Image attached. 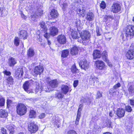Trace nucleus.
Instances as JSON below:
<instances>
[{"label": "nucleus", "instance_id": "f257e3e1", "mask_svg": "<svg viewBox=\"0 0 134 134\" xmlns=\"http://www.w3.org/2000/svg\"><path fill=\"white\" fill-rule=\"evenodd\" d=\"M41 28L40 30L46 33L44 35V36L46 38L48 39L50 36V35L53 36L57 35L58 31V29L55 26H52L50 27L49 34L47 32V29L45 25V23L43 21L41 22L40 24Z\"/></svg>", "mask_w": 134, "mask_h": 134}, {"label": "nucleus", "instance_id": "f03ea898", "mask_svg": "<svg viewBox=\"0 0 134 134\" xmlns=\"http://www.w3.org/2000/svg\"><path fill=\"white\" fill-rule=\"evenodd\" d=\"M80 36L82 41V43L85 45L91 44V42L90 40L91 35L90 33L87 31H83L81 32Z\"/></svg>", "mask_w": 134, "mask_h": 134}, {"label": "nucleus", "instance_id": "7ed1b4c3", "mask_svg": "<svg viewBox=\"0 0 134 134\" xmlns=\"http://www.w3.org/2000/svg\"><path fill=\"white\" fill-rule=\"evenodd\" d=\"M16 110L18 114L22 116L24 115L26 112L27 108L24 104H19L16 106Z\"/></svg>", "mask_w": 134, "mask_h": 134}, {"label": "nucleus", "instance_id": "20e7f679", "mask_svg": "<svg viewBox=\"0 0 134 134\" xmlns=\"http://www.w3.org/2000/svg\"><path fill=\"white\" fill-rule=\"evenodd\" d=\"M32 84H34V82L32 80L26 81L24 84L23 86V88L27 93H29L32 92V90L30 89L31 85Z\"/></svg>", "mask_w": 134, "mask_h": 134}, {"label": "nucleus", "instance_id": "39448f33", "mask_svg": "<svg viewBox=\"0 0 134 134\" xmlns=\"http://www.w3.org/2000/svg\"><path fill=\"white\" fill-rule=\"evenodd\" d=\"M96 67L98 69L100 70H104V72L107 69V66L105 63L100 60L96 61L95 62Z\"/></svg>", "mask_w": 134, "mask_h": 134}, {"label": "nucleus", "instance_id": "423d86ee", "mask_svg": "<svg viewBox=\"0 0 134 134\" xmlns=\"http://www.w3.org/2000/svg\"><path fill=\"white\" fill-rule=\"evenodd\" d=\"M29 130L31 133H35L38 130V126L34 122H31L28 125Z\"/></svg>", "mask_w": 134, "mask_h": 134}, {"label": "nucleus", "instance_id": "0eeeda50", "mask_svg": "<svg viewBox=\"0 0 134 134\" xmlns=\"http://www.w3.org/2000/svg\"><path fill=\"white\" fill-rule=\"evenodd\" d=\"M134 34V26L129 25L128 26L126 32L125 36L126 38L133 36Z\"/></svg>", "mask_w": 134, "mask_h": 134}, {"label": "nucleus", "instance_id": "6e6552de", "mask_svg": "<svg viewBox=\"0 0 134 134\" xmlns=\"http://www.w3.org/2000/svg\"><path fill=\"white\" fill-rule=\"evenodd\" d=\"M79 65L81 69L85 70H86L89 67L88 63L85 59L81 60L79 63Z\"/></svg>", "mask_w": 134, "mask_h": 134}, {"label": "nucleus", "instance_id": "1a4fd4ad", "mask_svg": "<svg viewBox=\"0 0 134 134\" xmlns=\"http://www.w3.org/2000/svg\"><path fill=\"white\" fill-rule=\"evenodd\" d=\"M121 9L120 4L117 3L114 4L112 7L111 11L114 13H116L119 12Z\"/></svg>", "mask_w": 134, "mask_h": 134}, {"label": "nucleus", "instance_id": "9d476101", "mask_svg": "<svg viewBox=\"0 0 134 134\" xmlns=\"http://www.w3.org/2000/svg\"><path fill=\"white\" fill-rule=\"evenodd\" d=\"M49 77L47 78L46 80L47 83H48L50 85L52 88L56 87H57L58 84V82L57 80L55 79L50 81Z\"/></svg>", "mask_w": 134, "mask_h": 134}, {"label": "nucleus", "instance_id": "9b49d317", "mask_svg": "<svg viewBox=\"0 0 134 134\" xmlns=\"http://www.w3.org/2000/svg\"><path fill=\"white\" fill-rule=\"evenodd\" d=\"M43 71L42 66L39 65L35 67L34 69V72L36 75H40Z\"/></svg>", "mask_w": 134, "mask_h": 134}, {"label": "nucleus", "instance_id": "f8f14e48", "mask_svg": "<svg viewBox=\"0 0 134 134\" xmlns=\"http://www.w3.org/2000/svg\"><path fill=\"white\" fill-rule=\"evenodd\" d=\"M126 57L128 59H131L134 58V51L132 49H129L127 51Z\"/></svg>", "mask_w": 134, "mask_h": 134}, {"label": "nucleus", "instance_id": "ddd939ff", "mask_svg": "<svg viewBox=\"0 0 134 134\" xmlns=\"http://www.w3.org/2000/svg\"><path fill=\"white\" fill-rule=\"evenodd\" d=\"M43 14V11L41 10H38L34 15H32L31 19L32 20L36 21L38 16L41 15Z\"/></svg>", "mask_w": 134, "mask_h": 134}, {"label": "nucleus", "instance_id": "4468645a", "mask_svg": "<svg viewBox=\"0 0 134 134\" xmlns=\"http://www.w3.org/2000/svg\"><path fill=\"white\" fill-rule=\"evenodd\" d=\"M57 39L58 42L60 44H64L66 43V37L63 35H60L58 36L57 37Z\"/></svg>", "mask_w": 134, "mask_h": 134}, {"label": "nucleus", "instance_id": "2eb2a0df", "mask_svg": "<svg viewBox=\"0 0 134 134\" xmlns=\"http://www.w3.org/2000/svg\"><path fill=\"white\" fill-rule=\"evenodd\" d=\"M125 113V110L121 108L117 109L116 111V114L119 117L122 118L124 116Z\"/></svg>", "mask_w": 134, "mask_h": 134}, {"label": "nucleus", "instance_id": "dca6fc26", "mask_svg": "<svg viewBox=\"0 0 134 134\" xmlns=\"http://www.w3.org/2000/svg\"><path fill=\"white\" fill-rule=\"evenodd\" d=\"M72 9L76 11L77 13L79 14L81 16L83 17L85 16V10L83 9L82 8H77L76 7H73Z\"/></svg>", "mask_w": 134, "mask_h": 134}, {"label": "nucleus", "instance_id": "f3484780", "mask_svg": "<svg viewBox=\"0 0 134 134\" xmlns=\"http://www.w3.org/2000/svg\"><path fill=\"white\" fill-rule=\"evenodd\" d=\"M62 92L64 94H66L69 91H71V88L68 86L65 85H63L61 88Z\"/></svg>", "mask_w": 134, "mask_h": 134}, {"label": "nucleus", "instance_id": "a211bd4d", "mask_svg": "<svg viewBox=\"0 0 134 134\" xmlns=\"http://www.w3.org/2000/svg\"><path fill=\"white\" fill-rule=\"evenodd\" d=\"M19 36L20 38L23 39H25L27 38V32L25 30L20 31L19 33Z\"/></svg>", "mask_w": 134, "mask_h": 134}, {"label": "nucleus", "instance_id": "6ab92c4d", "mask_svg": "<svg viewBox=\"0 0 134 134\" xmlns=\"http://www.w3.org/2000/svg\"><path fill=\"white\" fill-rule=\"evenodd\" d=\"M72 37L73 39H76L79 37L80 36L79 34H77L76 31H74L72 29H70L69 32Z\"/></svg>", "mask_w": 134, "mask_h": 134}, {"label": "nucleus", "instance_id": "aec40b11", "mask_svg": "<svg viewBox=\"0 0 134 134\" xmlns=\"http://www.w3.org/2000/svg\"><path fill=\"white\" fill-rule=\"evenodd\" d=\"M93 55L94 59L100 58L101 56L100 51L98 50H94L93 53Z\"/></svg>", "mask_w": 134, "mask_h": 134}, {"label": "nucleus", "instance_id": "412c9836", "mask_svg": "<svg viewBox=\"0 0 134 134\" xmlns=\"http://www.w3.org/2000/svg\"><path fill=\"white\" fill-rule=\"evenodd\" d=\"M23 74V69L22 68H19L16 71L15 76L16 77H22Z\"/></svg>", "mask_w": 134, "mask_h": 134}, {"label": "nucleus", "instance_id": "4be33fe9", "mask_svg": "<svg viewBox=\"0 0 134 134\" xmlns=\"http://www.w3.org/2000/svg\"><path fill=\"white\" fill-rule=\"evenodd\" d=\"M94 18V14L91 12H89L87 13L86 17V19L90 21L93 20Z\"/></svg>", "mask_w": 134, "mask_h": 134}, {"label": "nucleus", "instance_id": "5701e85b", "mask_svg": "<svg viewBox=\"0 0 134 134\" xmlns=\"http://www.w3.org/2000/svg\"><path fill=\"white\" fill-rule=\"evenodd\" d=\"M35 83V85L36 84V86L35 89L36 92L37 93L38 92H39L40 93L43 88L41 87V85H40L38 83L35 82V83H34V84Z\"/></svg>", "mask_w": 134, "mask_h": 134}, {"label": "nucleus", "instance_id": "b1692460", "mask_svg": "<svg viewBox=\"0 0 134 134\" xmlns=\"http://www.w3.org/2000/svg\"><path fill=\"white\" fill-rule=\"evenodd\" d=\"M78 52V49L76 46H74L70 50V53L72 55H76Z\"/></svg>", "mask_w": 134, "mask_h": 134}, {"label": "nucleus", "instance_id": "393cba45", "mask_svg": "<svg viewBox=\"0 0 134 134\" xmlns=\"http://www.w3.org/2000/svg\"><path fill=\"white\" fill-rule=\"evenodd\" d=\"M50 14L51 16L53 19L56 18L58 15L57 11L54 9H53L51 10Z\"/></svg>", "mask_w": 134, "mask_h": 134}, {"label": "nucleus", "instance_id": "a878e982", "mask_svg": "<svg viewBox=\"0 0 134 134\" xmlns=\"http://www.w3.org/2000/svg\"><path fill=\"white\" fill-rule=\"evenodd\" d=\"M16 63V60L14 58L11 57L9 59L8 64L10 66H13Z\"/></svg>", "mask_w": 134, "mask_h": 134}, {"label": "nucleus", "instance_id": "bb28decb", "mask_svg": "<svg viewBox=\"0 0 134 134\" xmlns=\"http://www.w3.org/2000/svg\"><path fill=\"white\" fill-rule=\"evenodd\" d=\"M7 111L5 110L1 109L0 110V116L3 118L7 116L8 115Z\"/></svg>", "mask_w": 134, "mask_h": 134}, {"label": "nucleus", "instance_id": "cd10ccee", "mask_svg": "<svg viewBox=\"0 0 134 134\" xmlns=\"http://www.w3.org/2000/svg\"><path fill=\"white\" fill-rule=\"evenodd\" d=\"M35 54L34 50L32 48H30L28 50L27 52V55L29 57H33Z\"/></svg>", "mask_w": 134, "mask_h": 134}, {"label": "nucleus", "instance_id": "c85d7f7f", "mask_svg": "<svg viewBox=\"0 0 134 134\" xmlns=\"http://www.w3.org/2000/svg\"><path fill=\"white\" fill-rule=\"evenodd\" d=\"M81 102L82 103H85L86 104H89L90 103L91 100L88 97H83L81 100Z\"/></svg>", "mask_w": 134, "mask_h": 134}, {"label": "nucleus", "instance_id": "c756f323", "mask_svg": "<svg viewBox=\"0 0 134 134\" xmlns=\"http://www.w3.org/2000/svg\"><path fill=\"white\" fill-rule=\"evenodd\" d=\"M129 93L131 96H133L134 93V86L131 85L128 89Z\"/></svg>", "mask_w": 134, "mask_h": 134}, {"label": "nucleus", "instance_id": "7c9ffc66", "mask_svg": "<svg viewBox=\"0 0 134 134\" xmlns=\"http://www.w3.org/2000/svg\"><path fill=\"white\" fill-rule=\"evenodd\" d=\"M113 17L112 15L107 16H104L103 19V21L105 22L109 21L113 19Z\"/></svg>", "mask_w": 134, "mask_h": 134}, {"label": "nucleus", "instance_id": "2f4dec72", "mask_svg": "<svg viewBox=\"0 0 134 134\" xmlns=\"http://www.w3.org/2000/svg\"><path fill=\"white\" fill-rule=\"evenodd\" d=\"M36 116V112L34 110H31L30 111L29 117L30 118H34Z\"/></svg>", "mask_w": 134, "mask_h": 134}, {"label": "nucleus", "instance_id": "473e14b6", "mask_svg": "<svg viewBox=\"0 0 134 134\" xmlns=\"http://www.w3.org/2000/svg\"><path fill=\"white\" fill-rule=\"evenodd\" d=\"M14 127L13 125H8L6 126L7 129L10 131V134H13Z\"/></svg>", "mask_w": 134, "mask_h": 134}, {"label": "nucleus", "instance_id": "72a5a7b5", "mask_svg": "<svg viewBox=\"0 0 134 134\" xmlns=\"http://www.w3.org/2000/svg\"><path fill=\"white\" fill-rule=\"evenodd\" d=\"M63 0H60L59 2L60 5L64 10L67 7V5L66 3H64L63 1Z\"/></svg>", "mask_w": 134, "mask_h": 134}, {"label": "nucleus", "instance_id": "f704fd0d", "mask_svg": "<svg viewBox=\"0 0 134 134\" xmlns=\"http://www.w3.org/2000/svg\"><path fill=\"white\" fill-rule=\"evenodd\" d=\"M69 51L68 50H64L63 51L61 56L64 58L67 57L69 54Z\"/></svg>", "mask_w": 134, "mask_h": 134}, {"label": "nucleus", "instance_id": "c9c22d12", "mask_svg": "<svg viewBox=\"0 0 134 134\" xmlns=\"http://www.w3.org/2000/svg\"><path fill=\"white\" fill-rule=\"evenodd\" d=\"M102 55L103 59L104 61L108 59V54L107 52L106 51H104L102 53Z\"/></svg>", "mask_w": 134, "mask_h": 134}, {"label": "nucleus", "instance_id": "e433bc0d", "mask_svg": "<svg viewBox=\"0 0 134 134\" xmlns=\"http://www.w3.org/2000/svg\"><path fill=\"white\" fill-rule=\"evenodd\" d=\"M71 70L73 73H75L79 72V70L76 68V66L75 65H73L71 68Z\"/></svg>", "mask_w": 134, "mask_h": 134}, {"label": "nucleus", "instance_id": "4c0bfd02", "mask_svg": "<svg viewBox=\"0 0 134 134\" xmlns=\"http://www.w3.org/2000/svg\"><path fill=\"white\" fill-rule=\"evenodd\" d=\"M7 82L8 84L12 85L13 84V80L12 77L11 76H9L7 79Z\"/></svg>", "mask_w": 134, "mask_h": 134}, {"label": "nucleus", "instance_id": "58836bf2", "mask_svg": "<svg viewBox=\"0 0 134 134\" xmlns=\"http://www.w3.org/2000/svg\"><path fill=\"white\" fill-rule=\"evenodd\" d=\"M111 33H108L105 34V39L107 40H110L111 38Z\"/></svg>", "mask_w": 134, "mask_h": 134}, {"label": "nucleus", "instance_id": "ea45409f", "mask_svg": "<svg viewBox=\"0 0 134 134\" xmlns=\"http://www.w3.org/2000/svg\"><path fill=\"white\" fill-rule=\"evenodd\" d=\"M56 96L58 99H61L63 98L64 95L62 94V93L59 92L56 94Z\"/></svg>", "mask_w": 134, "mask_h": 134}, {"label": "nucleus", "instance_id": "a19ab883", "mask_svg": "<svg viewBox=\"0 0 134 134\" xmlns=\"http://www.w3.org/2000/svg\"><path fill=\"white\" fill-rule=\"evenodd\" d=\"M5 103V99L3 97L0 98V107L4 106Z\"/></svg>", "mask_w": 134, "mask_h": 134}, {"label": "nucleus", "instance_id": "79ce46f5", "mask_svg": "<svg viewBox=\"0 0 134 134\" xmlns=\"http://www.w3.org/2000/svg\"><path fill=\"white\" fill-rule=\"evenodd\" d=\"M105 126L108 127L112 128L111 122L110 120H108L105 123Z\"/></svg>", "mask_w": 134, "mask_h": 134}, {"label": "nucleus", "instance_id": "37998d69", "mask_svg": "<svg viewBox=\"0 0 134 134\" xmlns=\"http://www.w3.org/2000/svg\"><path fill=\"white\" fill-rule=\"evenodd\" d=\"M55 124L56 125H57L58 127H59V125L60 124V122L62 120L61 119H58L56 117L55 118Z\"/></svg>", "mask_w": 134, "mask_h": 134}, {"label": "nucleus", "instance_id": "c03bdc74", "mask_svg": "<svg viewBox=\"0 0 134 134\" xmlns=\"http://www.w3.org/2000/svg\"><path fill=\"white\" fill-rule=\"evenodd\" d=\"M19 39L18 37H15L14 40V44L16 46L19 45Z\"/></svg>", "mask_w": 134, "mask_h": 134}, {"label": "nucleus", "instance_id": "a18cd8bd", "mask_svg": "<svg viewBox=\"0 0 134 134\" xmlns=\"http://www.w3.org/2000/svg\"><path fill=\"white\" fill-rule=\"evenodd\" d=\"M75 24L77 27H81L80 21L79 20H77L75 22Z\"/></svg>", "mask_w": 134, "mask_h": 134}, {"label": "nucleus", "instance_id": "49530a36", "mask_svg": "<svg viewBox=\"0 0 134 134\" xmlns=\"http://www.w3.org/2000/svg\"><path fill=\"white\" fill-rule=\"evenodd\" d=\"M106 5L104 1H102L100 4V6L101 8L103 9L105 8Z\"/></svg>", "mask_w": 134, "mask_h": 134}, {"label": "nucleus", "instance_id": "de8ad7c7", "mask_svg": "<svg viewBox=\"0 0 134 134\" xmlns=\"http://www.w3.org/2000/svg\"><path fill=\"white\" fill-rule=\"evenodd\" d=\"M67 134H77L75 131L74 130H70L68 131Z\"/></svg>", "mask_w": 134, "mask_h": 134}, {"label": "nucleus", "instance_id": "09e8293b", "mask_svg": "<svg viewBox=\"0 0 134 134\" xmlns=\"http://www.w3.org/2000/svg\"><path fill=\"white\" fill-rule=\"evenodd\" d=\"M125 108L126 111L129 112H131L132 110L131 108L130 105L126 106Z\"/></svg>", "mask_w": 134, "mask_h": 134}, {"label": "nucleus", "instance_id": "8fccbe9b", "mask_svg": "<svg viewBox=\"0 0 134 134\" xmlns=\"http://www.w3.org/2000/svg\"><path fill=\"white\" fill-rule=\"evenodd\" d=\"M121 86V84L120 83H118L116 84L113 87V88L114 89L116 90L118 89V88Z\"/></svg>", "mask_w": 134, "mask_h": 134}, {"label": "nucleus", "instance_id": "3c124183", "mask_svg": "<svg viewBox=\"0 0 134 134\" xmlns=\"http://www.w3.org/2000/svg\"><path fill=\"white\" fill-rule=\"evenodd\" d=\"M96 32L97 33V35L98 36H100L101 34V31L100 29L99 28H97L96 29Z\"/></svg>", "mask_w": 134, "mask_h": 134}, {"label": "nucleus", "instance_id": "603ef678", "mask_svg": "<svg viewBox=\"0 0 134 134\" xmlns=\"http://www.w3.org/2000/svg\"><path fill=\"white\" fill-rule=\"evenodd\" d=\"M6 131L5 129L3 128H2L1 130L0 131V134H6Z\"/></svg>", "mask_w": 134, "mask_h": 134}, {"label": "nucleus", "instance_id": "864d4df0", "mask_svg": "<svg viewBox=\"0 0 134 134\" xmlns=\"http://www.w3.org/2000/svg\"><path fill=\"white\" fill-rule=\"evenodd\" d=\"M3 73L5 75L7 76H10L11 74V72L7 70H5L3 71Z\"/></svg>", "mask_w": 134, "mask_h": 134}, {"label": "nucleus", "instance_id": "5fc2aeb1", "mask_svg": "<svg viewBox=\"0 0 134 134\" xmlns=\"http://www.w3.org/2000/svg\"><path fill=\"white\" fill-rule=\"evenodd\" d=\"M97 96L96 97V98H99L100 97H101L102 96V93L100 92L99 91H98L97 92Z\"/></svg>", "mask_w": 134, "mask_h": 134}, {"label": "nucleus", "instance_id": "6e6d98bb", "mask_svg": "<svg viewBox=\"0 0 134 134\" xmlns=\"http://www.w3.org/2000/svg\"><path fill=\"white\" fill-rule=\"evenodd\" d=\"M37 41L41 43V42H42V40L40 35L38 34L37 36Z\"/></svg>", "mask_w": 134, "mask_h": 134}, {"label": "nucleus", "instance_id": "4d7b16f0", "mask_svg": "<svg viewBox=\"0 0 134 134\" xmlns=\"http://www.w3.org/2000/svg\"><path fill=\"white\" fill-rule=\"evenodd\" d=\"M104 61L106 62L107 64V65L110 67H112V65L111 63L109 62L108 59H107L106 60Z\"/></svg>", "mask_w": 134, "mask_h": 134}, {"label": "nucleus", "instance_id": "13d9d810", "mask_svg": "<svg viewBox=\"0 0 134 134\" xmlns=\"http://www.w3.org/2000/svg\"><path fill=\"white\" fill-rule=\"evenodd\" d=\"M79 81L77 80H75L74 81L73 83V86L74 87H76L77 86Z\"/></svg>", "mask_w": 134, "mask_h": 134}, {"label": "nucleus", "instance_id": "bf43d9fd", "mask_svg": "<svg viewBox=\"0 0 134 134\" xmlns=\"http://www.w3.org/2000/svg\"><path fill=\"white\" fill-rule=\"evenodd\" d=\"M115 113V112L114 110L111 111L109 112V116H110L112 117L114 115Z\"/></svg>", "mask_w": 134, "mask_h": 134}, {"label": "nucleus", "instance_id": "052dcab7", "mask_svg": "<svg viewBox=\"0 0 134 134\" xmlns=\"http://www.w3.org/2000/svg\"><path fill=\"white\" fill-rule=\"evenodd\" d=\"M45 116V114L44 113H42L40 114L39 116L40 119H42L44 118Z\"/></svg>", "mask_w": 134, "mask_h": 134}, {"label": "nucleus", "instance_id": "680f3d73", "mask_svg": "<svg viewBox=\"0 0 134 134\" xmlns=\"http://www.w3.org/2000/svg\"><path fill=\"white\" fill-rule=\"evenodd\" d=\"M12 101L10 99H8L7 100V106H10V104L12 103Z\"/></svg>", "mask_w": 134, "mask_h": 134}, {"label": "nucleus", "instance_id": "e2e57ef3", "mask_svg": "<svg viewBox=\"0 0 134 134\" xmlns=\"http://www.w3.org/2000/svg\"><path fill=\"white\" fill-rule=\"evenodd\" d=\"M130 103L131 105L134 106V99H130Z\"/></svg>", "mask_w": 134, "mask_h": 134}, {"label": "nucleus", "instance_id": "0e129e2a", "mask_svg": "<svg viewBox=\"0 0 134 134\" xmlns=\"http://www.w3.org/2000/svg\"><path fill=\"white\" fill-rule=\"evenodd\" d=\"M92 79L94 83V82L95 81H96V82H97L98 81V78L96 77H94L92 78Z\"/></svg>", "mask_w": 134, "mask_h": 134}, {"label": "nucleus", "instance_id": "69168bd1", "mask_svg": "<svg viewBox=\"0 0 134 134\" xmlns=\"http://www.w3.org/2000/svg\"><path fill=\"white\" fill-rule=\"evenodd\" d=\"M82 107L83 105L82 104H80L79 107L78 111H81L82 110Z\"/></svg>", "mask_w": 134, "mask_h": 134}, {"label": "nucleus", "instance_id": "338daca9", "mask_svg": "<svg viewBox=\"0 0 134 134\" xmlns=\"http://www.w3.org/2000/svg\"><path fill=\"white\" fill-rule=\"evenodd\" d=\"M83 1V0H76V2L77 3H78L80 4H82V2Z\"/></svg>", "mask_w": 134, "mask_h": 134}, {"label": "nucleus", "instance_id": "774afa93", "mask_svg": "<svg viewBox=\"0 0 134 134\" xmlns=\"http://www.w3.org/2000/svg\"><path fill=\"white\" fill-rule=\"evenodd\" d=\"M21 16L22 17V18L25 19L27 17L26 16H25L22 13H21Z\"/></svg>", "mask_w": 134, "mask_h": 134}]
</instances>
